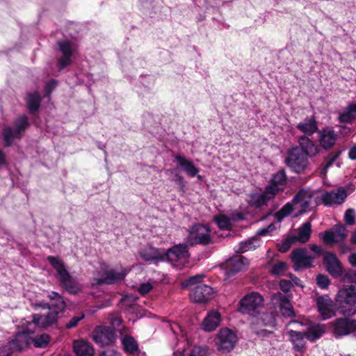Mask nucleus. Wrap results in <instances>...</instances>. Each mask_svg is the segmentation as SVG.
<instances>
[{
	"label": "nucleus",
	"mask_w": 356,
	"mask_h": 356,
	"mask_svg": "<svg viewBox=\"0 0 356 356\" xmlns=\"http://www.w3.org/2000/svg\"><path fill=\"white\" fill-rule=\"evenodd\" d=\"M355 211L353 209H348L345 213L343 220L346 225H353L355 222Z\"/></svg>",
	"instance_id": "nucleus-48"
},
{
	"label": "nucleus",
	"mask_w": 356,
	"mask_h": 356,
	"mask_svg": "<svg viewBox=\"0 0 356 356\" xmlns=\"http://www.w3.org/2000/svg\"><path fill=\"white\" fill-rule=\"evenodd\" d=\"M347 290H339L336 296V305L339 312L344 316H352L356 313V295Z\"/></svg>",
	"instance_id": "nucleus-10"
},
{
	"label": "nucleus",
	"mask_w": 356,
	"mask_h": 356,
	"mask_svg": "<svg viewBox=\"0 0 356 356\" xmlns=\"http://www.w3.org/2000/svg\"><path fill=\"white\" fill-rule=\"evenodd\" d=\"M347 196V191L343 187H339L323 193L321 195V200L325 207L339 206L345 202Z\"/></svg>",
	"instance_id": "nucleus-12"
},
{
	"label": "nucleus",
	"mask_w": 356,
	"mask_h": 356,
	"mask_svg": "<svg viewBox=\"0 0 356 356\" xmlns=\"http://www.w3.org/2000/svg\"><path fill=\"white\" fill-rule=\"evenodd\" d=\"M266 195V194L263 193H252L248 195L246 201L250 207L259 209L264 205H267L268 198Z\"/></svg>",
	"instance_id": "nucleus-33"
},
{
	"label": "nucleus",
	"mask_w": 356,
	"mask_h": 356,
	"mask_svg": "<svg viewBox=\"0 0 356 356\" xmlns=\"http://www.w3.org/2000/svg\"><path fill=\"white\" fill-rule=\"evenodd\" d=\"M288 270V265L286 262L280 261L273 264L270 270V273L275 276H280Z\"/></svg>",
	"instance_id": "nucleus-39"
},
{
	"label": "nucleus",
	"mask_w": 356,
	"mask_h": 356,
	"mask_svg": "<svg viewBox=\"0 0 356 356\" xmlns=\"http://www.w3.org/2000/svg\"><path fill=\"white\" fill-rule=\"evenodd\" d=\"M348 236V230L345 225L337 224L330 230L325 231L323 236V240L328 244L338 243L343 241Z\"/></svg>",
	"instance_id": "nucleus-15"
},
{
	"label": "nucleus",
	"mask_w": 356,
	"mask_h": 356,
	"mask_svg": "<svg viewBox=\"0 0 356 356\" xmlns=\"http://www.w3.org/2000/svg\"><path fill=\"white\" fill-rule=\"evenodd\" d=\"M323 263L327 273L334 278L341 277L343 275V266L336 254L326 252L323 256Z\"/></svg>",
	"instance_id": "nucleus-14"
},
{
	"label": "nucleus",
	"mask_w": 356,
	"mask_h": 356,
	"mask_svg": "<svg viewBox=\"0 0 356 356\" xmlns=\"http://www.w3.org/2000/svg\"><path fill=\"white\" fill-rule=\"evenodd\" d=\"M272 184H274L277 186H282L286 182V175L285 170L282 169L279 170L276 174H275L271 179Z\"/></svg>",
	"instance_id": "nucleus-44"
},
{
	"label": "nucleus",
	"mask_w": 356,
	"mask_h": 356,
	"mask_svg": "<svg viewBox=\"0 0 356 356\" xmlns=\"http://www.w3.org/2000/svg\"><path fill=\"white\" fill-rule=\"evenodd\" d=\"M273 225H270L268 226V227L267 228H261V229H259L257 233L259 236H266L269 232H270V229L271 228Z\"/></svg>",
	"instance_id": "nucleus-60"
},
{
	"label": "nucleus",
	"mask_w": 356,
	"mask_h": 356,
	"mask_svg": "<svg viewBox=\"0 0 356 356\" xmlns=\"http://www.w3.org/2000/svg\"><path fill=\"white\" fill-rule=\"evenodd\" d=\"M280 190L278 186L272 184L271 185L267 186L265 188L264 192L263 194H266V197L268 198V202L269 200L274 198V196L275 194L278 192Z\"/></svg>",
	"instance_id": "nucleus-49"
},
{
	"label": "nucleus",
	"mask_w": 356,
	"mask_h": 356,
	"mask_svg": "<svg viewBox=\"0 0 356 356\" xmlns=\"http://www.w3.org/2000/svg\"><path fill=\"white\" fill-rule=\"evenodd\" d=\"M51 310H54L53 312H56L58 314L60 312H63L66 307V303L63 300V297L57 298L54 301H52V303L50 304Z\"/></svg>",
	"instance_id": "nucleus-45"
},
{
	"label": "nucleus",
	"mask_w": 356,
	"mask_h": 356,
	"mask_svg": "<svg viewBox=\"0 0 356 356\" xmlns=\"http://www.w3.org/2000/svg\"><path fill=\"white\" fill-rule=\"evenodd\" d=\"M263 297L258 293H250L240 300L238 311L243 314L257 316L263 307Z\"/></svg>",
	"instance_id": "nucleus-4"
},
{
	"label": "nucleus",
	"mask_w": 356,
	"mask_h": 356,
	"mask_svg": "<svg viewBox=\"0 0 356 356\" xmlns=\"http://www.w3.org/2000/svg\"><path fill=\"white\" fill-rule=\"evenodd\" d=\"M305 248L294 249L291 258L294 263V269L298 270L300 268H309L312 266L313 258L307 256Z\"/></svg>",
	"instance_id": "nucleus-20"
},
{
	"label": "nucleus",
	"mask_w": 356,
	"mask_h": 356,
	"mask_svg": "<svg viewBox=\"0 0 356 356\" xmlns=\"http://www.w3.org/2000/svg\"><path fill=\"white\" fill-rule=\"evenodd\" d=\"M316 305L323 320H327L335 315L333 309V302L327 295L318 296L316 298Z\"/></svg>",
	"instance_id": "nucleus-18"
},
{
	"label": "nucleus",
	"mask_w": 356,
	"mask_h": 356,
	"mask_svg": "<svg viewBox=\"0 0 356 356\" xmlns=\"http://www.w3.org/2000/svg\"><path fill=\"white\" fill-rule=\"evenodd\" d=\"M293 210V205L291 203H287L279 211L276 213V217L279 220H281L286 216L291 214Z\"/></svg>",
	"instance_id": "nucleus-46"
},
{
	"label": "nucleus",
	"mask_w": 356,
	"mask_h": 356,
	"mask_svg": "<svg viewBox=\"0 0 356 356\" xmlns=\"http://www.w3.org/2000/svg\"><path fill=\"white\" fill-rule=\"evenodd\" d=\"M272 300L275 304H279L282 315L286 318L295 316V312L289 299L280 292L273 295Z\"/></svg>",
	"instance_id": "nucleus-21"
},
{
	"label": "nucleus",
	"mask_w": 356,
	"mask_h": 356,
	"mask_svg": "<svg viewBox=\"0 0 356 356\" xmlns=\"http://www.w3.org/2000/svg\"><path fill=\"white\" fill-rule=\"evenodd\" d=\"M325 332V327L321 324H314L309 326L306 333V339L312 342H314L320 339Z\"/></svg>",
	"instance_id": "nucleus-34"
},
{
	"label": "nucleus",
	"mask_w": 356,
	"mask_h": 356,
	"mask_svg": "<svg viewBox=\"0 0 356 356\" xmlns=\"http://www.w3.org/2000/svg\"><path fill=\"white\" fill-rule=\"evenodd\" d=\"M237 341L236 334L226 327L221 328L214 339L217 350L222 353L231 352L235 347Z\"/></svg>",
	"instance_id": "nucleus-8"
},
{
	"label": "nucleus",
	"mask_w": 356,
	"mask_h": 356,
	"mask_svg": "<svg viewBox=\"0 0 356 356\" xmlns=\"http://www.w3.org/2000/svg\"><path fill=\"white\" fill-rule=\"evenodd\" d=\"M127 275V271L122 269L121 271H117L115 269H110L104 272V276L101 278L95 279L97 284H113L123 280Z\"/></svg>",
	"instance_id": "nucleus-24"
},
{
	"label": "nucleus",
	"mask_w": 356,
	"mask_h": 356,
	"mask_svg": "<svg viewBox=\"0 0 356 356\" xmlns=\"http://www.w3.org/2000/svg\"><path fill=\"white\" fill-rule=\"evenodd\" d=\"M204 275L200 274L190 277L182 283L183 287L191 289L190 297L197 303H205L213 296V289L210 286L203 284Z\"/></svg>",
	"instance_id": "nucleus-1"
},
{
	"label": "nucleus",
	"mask_w": 356,
	"mask_h": 356,
	"mask_svg": "<svg viewBox=\"0 0 356 356\" xmlns=\"http://www.w3.org/2000/svg\"><path fill=\"white\" fill-rule=\"evenodd\" d=\"M30 126L29 118L22 115L15 119L13 127H6L3 129L2 136L4 145L9 147L15 138H21Z\"/></svg>",
	"instance_id": "nucleus-3"
},
{
	"label": "nucleus",
	"mask_w": 356,
	"mask_h": 356,
	"mask_svg": "<svg viewBox=\"0 0 356 356\" xmlns=\"http://www.w3.org/2000/svg\"><path fill=\"white\" fill-rule=\"evenodd\" d=\"M25 327L21 332L17 333L15 339L10 341V348L15 350H22L26 348L29 343L30 340L27 337V334H32L26 332V323L24 324Z\"/></svg>",
	"instance_id": "nucleus-27"
},
{
	"label": "nucleus",
	"mask_w": 356,
	"mask_h": 356,
	"mask_svg": "<svg viewBox=\"0 0 356 356\" xmlns=\"http://www.w3.org/2000/svg\"><path fill=\"white\" fill-rule=\"evenodd\" d=\"M84 318V315H81L80 316H74L72 317L70 321L65 325V327L67 329H71L77 325L78 323L81 321Z\"/></svg>",
	"instance_id": "nucleus-53"
},
{
	"label": "nucleus",
	"mask_w": 356,
	"mask_h": 356,
	"mask_svg": "<svg viewBox=\"0 0 356 356\" xmlns=\"http://www.w3.org/2000/svg\"><path fill=\"white\" fill-rule=\"evenodd\" d=\"M41 101L42 98L38 92H29L27 94L26 103L31 114H34L38 111Z\"/></svg>",
	"instance_id": "nucleus-32"
},
{
	"label": "nucleus",
	"mask_w": 356,
	"mask_h": 356,
	"mask_svg": "<svg viewBox=\"0 0 356 356\" xmlns=\"http://www.w3.org/2000/svg\"><path fill=\"white\" fill-rule=\"evenodd\" d=\"M312 198L313 193L307 190L301 189L298 192L293 199V202L295 205L299 206L301 209L296 216L302 215L311 210L310 204Z\"/></svg>",
	"instance_id": "nucleus-19"
},
{
	"label": "nucleus",
	"mask_w": 356,
	"mask_h": 356,
	"mask_svg": "<svg viewBox=\"0 0 356 356\" xmlns=\"http://www.w3.org/2000/svg\"><path fill=\"white\" fill-rule=\"evenodd\" d=\"M344 283L353 284L356 285V271L353 269H348L343 272L341 277Z\"/></svg>",
	"instance_id": "nucleus-43"
},
{
	"label": "nucleus",
	"mask_w": 356,
	"mask_h": 356,
	"mask_svg": "<svg viewBox=\"0 0 356 356\" xmlns=\"http://www.w3.org/2000/svg\"><path fill=\"white\" fill-rule=\"evenodd\" d=\"M356 119V102L347 105L344 110L339 115L338 120L340 123L350 124Z\"/></svg>",
	"instance_id": "nucleus-30"
},
{
	"label": "nucleus",
	"mask_w": 356,
	"mask_h": 356,
	"mask_svg": "<svg viewBox=\"0 0 356 356\" xmlns=\"http://www.w3.org/2000/svg\"><path fill=\"white\" fill-rule=\"evenodd\" d=\"M175 159L188 176L193 177L199 172V169L185 156L177 154L175 156Z\"/></svg>",
	"instance_id": "nucleus-31"
},
{
	"label": "nucleus",
	"mask_w": 356,
	"mask_h": 356,
	"mask_svg": "<svg viewBox=\"0 0 356 356\" xmlns=\"http://www.w3.org/2000/svg\"><path fill=\"white\" fill-rule=\"evenodd\" d=\"M99 356H121V355L114 350H107L102 351Z\"/></svg>",
	"instance_id": "nucleus-58"
},
{
	"label": "nucleus",
	"mask_w": 356,
	"mask_h": 356,
	"mask_svg": "<svg viewBox=\"0 0 356 356\" xmlns=\"http://www.w3.org/2000/svg\"><path fill=\"white\" fill-rule=\"evenodd\" d=\"M298 147L301 153H303L307 158L314 157L320 153V147L316 143L310 139L307 136H300L298 140Z\"/></svg>",
	"instance_id": "nucleus-17"
},
{
	"label": "nucleus",
	"mask_w": 356,
	"mask_h": 356,
	"mask_svg": "<svg viewBox=\"0 0 356 356\" xmlns=\"http://www.w3.org/2000/svg\"><path fill=\"white\" fill-rule=\"evenodd\" d=\"M73 349L76 356L94 355V348L92 344L83 340L74 341Z\"/></svg>",
	"instance_id": "nucleus-29"
},
{
	"label": "nucleus",
	"mask_w": 356,
	"mask_h": 356,
	"mask_svg": "<svg viewBox=\"0 0 356 356\" xmlns=\"http://www.w3.org/2000/svg\"><path fill=\"white\" fill-rule=\"evenodd\" d=\"M48 297L52 300V301H54L55 300H56L57 298H59L60 297H62L58 293L56 292V291H51L49 295H48Z\"/></svg>",
	"instance_id": "nucleus-63"
},
{
	"label": "nucleus",
	"mask_w": 356,
	"mask_h": 356,
	"mask_svg": "<svg viewBox=\"0 0 356 356\" xmlns=\"http://www.w3.org/2000/svg\"><path fill=\"white\" fill-rule=\"evenodd\" d=\"M296 128L304 134L302 136H307V137L319 131L317 121L314 115L305 118L296 125Z\"/></svg>",
	"instance_id": "nucleus-25"
},
{
	"label": "nucleus",
	"mask_w": 356,
	"mask_h": 356,
	"mask_svg": "<svg viewBox=\"0 0 356 356\" xmlns=\"http://www.w3.org/2000/svg\"><path fill=\"white\" fill-rule=\"evenodd\" d=\"M115 329L105 325L97 326L92 333V339L100 346H109L115 342Z\"/></svg>",
	"instance_id": "nucleus-11"
},
{
	"label": "nucleus",
	"mask_w": 356,
	"mask_h": 356,
	"mask_svg": "<svg viewBox=\"0 0 356 356\" xmlns=\"http://www.w3.org/2000/svg\"><path fill=\"white\" fill-rule=\"evenodd\" d=\"M47 260L56 270L62 288L69 293L76 294L81 289L80 286L76 280L69 273L63 262L54 256H48Z\"/></svg>",
	"instance_id": "nucleus-2"
},
{
	"label": "nucleus",
	"mask_w": 356,
	"mask_h": 356,
	"mask_svg": "<svg viewBox=\"0 0 356 356\" xmlns=\"http://www.w3.org/2000/svg\"><path fill=\"white\" fill-rule=\"evenodd\" d=\"M210 233L208 226L200 223L195 224L188 229L186 243L190 245H207L211 242Z\"/></svg>",
	"instance_id": "nucleus-5"
},
{
	"label": "nucleus",
	"mask_w": 356,
	"mask_h": 356,
	"mask_svg": "<svg viewBox=\"0 0 356 356\" xmlns=\"http://www.w3.org/2000/svg\"><path fill=\"white\" fill-rule=\"evenodd\" d=\"M316 283L321 289H326L330 284V280L325 275L319 274L316 277Z\"/></svg>",
	"instance_id": "nucleus-51"
},
{
	"label": "nucleus",
	"mask_w": 356,
	"mask_h": 356,
	"mask_svg": "<svg viewBox=\"0 0 356 356\" xmlns=\"http://www.w3.org/2000/svg\"><path fill=\"white\" fill-rule=\"evenodd\" d=\"M280 286L283 292L288 293L292 287V283L289 280H282L280 282Z\"/></svg>",
	"instance_id": "nucleus-55"
},
{
	"label": "nucleus",
	"mask_w": 356,
	"mask_h": 356,
	"mask_svg": "<svg viewBox=\"0 0 356 356\" xmlns=\"http://www.w3.org/2000/svg\"><path fill=\"white\" fill-rule=\"evenodd\" d=\"M58 319V312L49 311L47 314H35L32 316V320L26 321V332L35 333L37 328L46 329L55 324Z\"/></svg>",
	"instance_id": "nucleus-7"
},
{
	"label": "nucleus",
	"mask_w": 356,
	"mask_h": 356,
	"mask_svg": "<svg viewBox=\"0 0 356 356\" xmlns=\"http://www.w3.org/2000/svg\"><path fill=\"white\" fill-rule=\"evenodd\" d=\"M296 243L295 236H289L285 238L281 243L277 244L280 252L284 253L287 252L291 245Z\"/></svg>",
	"instance_id": "nucleus-42"
},
{
	"label": "nucleus",
	"mask_w": 356,
	"mask_h": 356,
	"mask_svg": "<svg viewBox=\"0 0 356 356\" xmlns=\"http://www.w3.org/2000/svg\"><path fill=\"white\" fill-rule=\"evenodd\" d=\"M49 336L47 334H42L32 339V342L36 348H45L49 343Z\"/></svg>",
	"instance_id": "nucleus-41"
},
{
	"label": "nucleus",
	"mask_w": 356,
	"mask_h": 356,
	"mask_svg": "<svg viewBox=\"0 0 356 356\" xmlns=\"http://www.w3.org/2000/svg\"><path fill=\"white\" fill-rule=\"evenodd\" d=\"M332 335L336 339L348 336L356 332V320L341 317L329 323Z\"/></svg>",
	"instance_id": "nucleus-9"
},
{
	"label": "nucleus",
	"mask_w": 356,
	"mask_h": 356,
	"mask_svg": "<svg viewBox=\"0 0 356 356\" xmlns=\"http://www.w3.org/2000/svg\"><path fill=\"white\" fill-rule=\"evenodd\" d=\"M220 314L217 311L208 313L202 323V328L206 332H212L220 325Z\"/></svg>",
	"instance_id": "nucleus-28"
},
{
	"label": "nucleus",
	"mask_w": 356,
	"mask_h": 356,
	"mask_svg": "<svg viewBox=\"0 0 356 356\" xmlns=\"http://www.w3.org/2000/svg\"><path fill=\"white\" fill-rule=\"evenodd\" d=\"M58 85V81L56 79H51L48 81L44 86V91L46 95H49L51 92L56 88Z\"/></svg>",
	"instance_id": "nucleus-52"
},
{
	"label": "nucleus",
	"mask_w": 356,
	"mask_h": 356,
	"mask_svg": "<svg viewBox=\"0 0 356 356\" xmlns=\"http://www.w3.org/2000/svg\"><path fill=\"white\" fill-rule=\"evenodd\" d=\"M260 246V240L258 237H252L238 244V252H245L255 250Z\"/></svg>",
	"instance_id": "nucleus-36"
},
{
	"label": "nucleus",
	"mask_w": 356,
	"mask_h": 356,
	"mask_svg": "<svg viewBox=\"0 0 356 356\" xmlns=\"http://www.w3.org/2000/svg\"><path fill=\"white\" fill-rule=\"evenodd\" d=\"M173 181L179 186L180 191H184L186 186V182L182 176L179 175H175L173 177Z\"/></svg>",
	"instance_id": "nucleus-54"
},
{
	"label": "nucleus",
	"mask_w": 356,
	"mask_h": 356,
	"mask_svg": "<svg viewBox=\"0 0 356 356\" xmlns=\"http://www.w3.org/2000/svg\"><path fill=\"white\" fill-rule=\"evenodd\" d=\"M319 145L325 150L332 149L336 144L337 134L332 128H325L318 131Z\"/></svg>",
	"instance_id": "nucleus-22"
},
{
	"label": "nucleus",
	"mask_w": 356,
	"mask_h": 356,
	"mask_svg": "<svg viewBox=\"0 0 356 356\" xmlns=\"http://www.w3.org/2000/svg\"><path fill=\"white\" fill-rule=\"evenodd\" d=\"M229 218L231 219V221L234 222L241 221L244 219L243 214L237 211L232 212Z\"/></svg>",
	"instance_id": "nucleus-57"
},
{
	"label": "nucleus",
	"mask_w": 356,
	"mask_h": 356,
	"mask_svg": "<svg viewBox=\"0 0 356 356\" xmlns=\"http://www.w3.org/2000/svg\"><path fill=\"white\" fill-rule=\"evenodd\" d=\"M312 224L310 222H305L298 230V235L295 236V239L302 243H307L311 236Z\"/></svg>",
	"instance_id": "nucleus-35"
},
{
	"label": "nucleus",
	"mask_w": 356,
	"mask_h": 356,
	"mask_svg": "<svg viewBox=\"0 0 356 356\" xmlns=\"http://www.w3.org/2000/svg\"><path fill=\"white\" fill-rule=\"evenodd\" d=\"M165 259H167L172 265L181 259H186L189 257L188 245L186 243H179L175 245L171 248L164 252Z\"/></svg>",
	"instance_id": "nucleus-16"
},
{
	"label": "nucleus",
	"mask_w": 356,
	"mask_h": 356,
	"mask_svg": "<svg viewBox=\"0 0 356 356\" xmlns=\"http://www.w3.org/2000/svg\"><path fill=\"white\" fill-rule=\"evenodd\" d=\"M248 264L246 258L237 255L228 259L225 266V275L229 277L234 275L236 273L243 270Z\"/></svg>",
	"instance_id": "nucleus-23"
},
{
	"label": "nucleus",
	"mask_w": 356,
	"mask_h": 356,
	"mask_svg": "<svg viewBox=\"0 0 356 356\" xmlns=\"http://www.w3.org/2000/svg\"><path fill=\"white\" fill-rule=\"evenodd\" d=\"M341 150H337L334 152H330L328 154L327 156L325 159V164L321 170V174L322 175H326L328 169L333 165V163L337 161V159L341 154Z\"/></svg>",
	"instance_id": "nucleus-38"
},
{
	"label": "nucleus",
	"mask_w": 356,
	"mask_h": 356,
	"mask_svg": "<svg viewBox=\"0 0 356 356\" xmlns=\"http://www.w3.org/2000/svg\"><path fill=\"white\" fill-rule=\"evenodd\" d=\"M348 158L350 160L355 161L356 160V145L353 146L348 152Z\"/></svg>",
	"instance_id": "nucleus-59"
},
{
	"label": "nucleus",
	"mask_w": 356,
	"mask_h": 356,
	"mask_svg": "<svg viewBox=\"0 0 356 356\" xmlns=\"http://www.w3.org/2000/svg\"><path fill=\"white\" fill-rule=\"evenodd\" d=\"M311 250L318 254H321L323 253V248L317 245H312L311 247Z\"/></svg>",
	"instance_id": "nucleus-64"
},
{
	"label": "nucleus",
	"mask_w": 356,
	"mask_h": 356,
	"mask_svg": "<svg viewBox=\"0 0 356 356\" xmlns=\"http://www.w3.org/2000/svg\"><path fill=\"white\" fill-rule=\"evenodd\" d=\"M289 336L292 343H294V342L296 341H302V340L306 338V333L305 332L291 330L289 332Z\"/></svg>",
	"instance_id": "nucleus-50"
},
{
	"label": "nucleus",
	"mask_w": 356,
	"mask_h": 356,
	"mask_svg": "<svg viewBox=\"0 0 356 356\" xmlns=\"http://www.w3.org/2000/svg\"><path fill=\"white\" fill-rule=\"evenodd\" d=\"M189 356H209V349L207 346H195L191 350Z\"/></svg>",
	"instance_id": "nucleus-47"
},
{
	"label": "nucleus",
	"mask_w": 356,
	"mask_h": 356,
	"mask_svg": "<svg viewBox=\"0 0 356 356\" xmlns=\"http://www.w3.org/2000/svg\"><path fill=\"white\" fill-rule=\"evenodd\" d=\"M122 343L124 350L129 354H134L138 350L137 341L129 335H126L122 338Z\"/></svg>",
	"instance_id": "nucleus-37"
},
{
	"label": "nucleus",
	"mask_w": 356,
	"mask_h": 356,
	"mask_svg": "<svg viewBox=\"0 0 356 356\" xmlns=\"http://www.w3.org/2000/svg\"><path fill=\"white\" fill-rule=\"evenodd\" d=\"M285 164L293 172L301 174L307 169L309 161L307 156L301 153L298 147H293L287 151Z\"/></svg>",
	"instance_id": "nucleus-6"
},
{
	"label": "nucleus",
	"mask_w": 356,
	"mask_h": 356,
	"mask_svg": "<svg viewBox=\"0 0 356 356\" xmlns=\"http://www.w3.org/2000/svg\"><path fill=\"white\" fill-rule=\"evenodd\" d=\"M139 254L145 261H163L165 259L164 251L156 248L151 245L143 248L139 252Z\"/></svg>",
	"instance_id": "nucleus-26"
},
{
	"label": "nucleus",
	"mask_w": 356,
	"mask_h": 356,
	"mask_svg": "<svg viewBox=\"0 0 356 356\" xmlns=\"http://www.w3.org/2000/svg\"><path fill=\"white\" fill-rule=\"evenodd\" d=\"M348 261L352 266L356 268V253H352L349 255Z\"/></svg>",
	"instance_id": "nucleus-61"
},
{
	"label": "nucleus",
	"mask_w": 356,
	"mask_h": 356,
	"mask_svg": "<svg viewBox=\"0 0 356 356\" xmlns=\"http://www.w3.org/2000/svg\"><path fill=\"white\" fill-rule=\"evenodd\" d=\"M58 51L62 56L58 59L57 68L58 71L63 70L66 67L71 65L72 57L75 51L71 42L69 40H61L57 42Z\"/></svg>",
	"instance_id": "nucleus-13"
},
{
	"label": "nucleus",
	"mask_w": 356,
	"mask_h": 356,
	"mask_svg": "<svg viewBox=\"0 0 356 356\" xmlns=\"http://www.w3.org/2000/svg\"><path fill=\"white\" fill-rule=\"evenodd\" d=\"M215 221L220 229L229 230L232 228L231 219L225 215L216 217Z\"/></svg>",
	"instance_id": "nucleus-40"
},
{
	"label": "nucleus",
	"mask_w": 356,
	"mask_h": 356,
	"mask_svg": "<svg viewBox=\"0 0 356 356\" xmlns=\"http://www.w3.org/2000/svg\"><path fill=\"white\" fill-rule=\"evenodd\" d=\"M152 289V285L150 283H149V282L143 283L140 285V286L138 288V292L141 295H145V294L147 293L148 292H149Z\"/></svg>",
	"instance_id": "nucleus-56"
},
{
	"label": "nucleus",
	"mask_w": 356,
	"mask_h": 356,
	"mask_svg": "<svg viewBox=\"0 0 356 356\" xmlns=\"http://www.w3.org/2000/svg\"><path fill=\"white\" fill-rule=\"evenodd\" d=\"M289 277L291 279V280L293 282V283L296 285V286H301L302 287L303 286L301 284V280L298 278L296 275L290 273L289 274Z\"/></svg>",
	"instance_id": "nucleus-62"
}]
</instances>
